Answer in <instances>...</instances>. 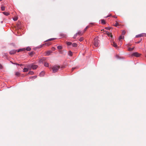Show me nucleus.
<instances>
[{
	"instance_id": "obj_1",
	"label": "nucleus",
	"mask_w": 146,
	"mask_h": 146,
	"mask_svg": "<svg viewBox=\"0 0 146 146\" xmlns=\"http://www.w3.org/2000/svg\"><path fill=\"white\" fill-rule=\"evenodd\" d=\"M99 43V41L98 39V37H96L94 39V44L95 47L98 46Z\"/></svg>"
},
{
	"instance_id": "obj_2",
	"label": "nucleus",
	"mask_w": 146,
	"mask_h": 146,
	"mask_svg": "<svg viewBox=\"0 0 146 146\" xmlns=\"http://www.w3.org/2000/svg\"><path fill=\"white\" fill-rule=\"evenodd\" d=\"M59 68V66L55 65L52 68L53 72L55 73L58 71Z\"/></svg>"
},
{
	"instance_id": "obj_3",
	"label": "nucleus",
	"mask_w": 146,
	"mask_h": 146,
	"mask_svg": "<svg viewBox=\"0 0 146 146\" xmlns=\"http://www.w3.org/2000/svg\"><path fill=\"white\" fill-rule=\"evenodd\" d=\"M28 67L29 68H32L33 70H35L37 68L38 66L37 65L32 64L29 65Z\"/></svg>"
},
{
	"instance_id": "obj_4",
	"label": "nucleus",
	"mask_w": 146,
	"mask_h": 146,
	"mask_svg": "<svg viewBox=\"0 0 146 146\" xmlns=\"http://www.w3.org/2000/svg\"><path fill=\"white\" fill-rule=\"evenodd\" d=\"M141 54L138 53L137 52H135L133 53L132 54V56H134L136 57H138Z\"/></svg>"
},
{
	"instance_id": "obj_5",
	"label": "nucleus",
	"mask_w": 146,
	"mask_h": 146,
	"mask_svg": "<svg viewBox=\"0 0 146 146\" xmlns=\"http://www.w3.org/2000/svg\"><path fill=\"white\" fill-rule=\"evenodd\" d=\"M16 51H17V50H12L11 51H10L9 53L11 54H14L16 53Z\"/></svg>"
},
{
	"instance_id": "obj_6",
	"label": "nucleus",
	"mask_w": 146,
	"mask_h": 146,
	"mask_svg": "<svg viewBox=\"0 0 146 146\" xmlns=\"http://www.w3.org/2000/svg\"><path fill=\"white\" fill-rule=\"evenodd\" d=\"M52 53V51L50 50H48L47 51L45 54V56H49L50 55V54Z\"/></svg>"
},
{
	"instance_id": "obj_7",
	"label": "nucleus",
	"mask_w": 146,
	"mask_h": 146,
	"mask_svg": "<svg viewBox=\"0 0 146 146\" xmlns=\"http://www.w3.org/2000/svg\"><path fill=\"white\" fill-rule=\"evenodd\" d=\"M124 38V36H122L121 35L119 36V42L120 44H121V42H121V40L122 39H123Z\"/></svg>"
},
{
	"instance_id": "obj_8",
	"label": "nucleus",
	"mask_w": 146,
	"mask_h": 146,
	"mask_svg": "<svg viewBox=\"0 0 146 146\" xmlns=\"http://www.w3.org/2000/svg\"><path fill=\"white\" fill-rule=\"evenodd\" d=\"M144 36V33L141 34L140 35H137L136 36V37H140L141 36Z\"/></svg>"
},
{
	"instance_id": "obj_9",
	"label": "nucleus",
	"mask_w": 146,
	"mask_h": 146,
	"mask_svg": "<svg viewBox=\"0 0 146 146\" xmlns=\"http://www.w3.org/2000/svg\"><path fill=\"white\" fill-rule=\"evenodd\" d=\"M3 13L4 15L6 16H8L10 14V13L8 12H3Z\"/></svg>"
},
{
	"instance_id": "obj_10",
	"label": "nucleus",
	"mask_w": 146,
	"mask_h": 146,
	"mask_svg": "<svg viewBox=\"0 0 146 146\" xmlns=\"http://www.w3.org/2000/svg\"><path fill=\"white\" fill-rule=\"evenodd\" d=\"M106 33L109 36H110L111 37H112V35H111V34L109 32L107 31L106 32Z\"/></svg>"
},
{
	"instance_id": "obj_11",
	"label": "nucleus",
	"mask_w": 146,
	"mask_h": 146,
	"mask_svg": "<svg viewBox=\"0 0 146 146\" xmlns=\"http://www.w3.org/2000/svg\"><path fill=\"white\" fill-rule=\"evenodd\" d=\"M44 74V72L43 71L41 72L40 74L39 75L40 77H42Z\"/></svg>"
},
{
	"instance_id": "obj_12",
	"label": "nucleus",
	"mask_w": 146,
	"mask_h": 146,
	"mask_svg": "<svg viewBox=\"0 0 146 146\" xmlns=\"http://www.w3.org/2000/svg\"><path fill=\"white\" fill-rule=\"evenodd\" d=\"M29 68H24L23 70V72H26L28 71Z\"/></svg>"
},
{
	"instance_id": "obj_13",
	"label": "nucleus",
	"mask_w": 146,
	"mask_h": 146,
	"mask_svg": "<svg viewBox=\"0 0 146 146\" xmlns=\"http://www.w3.org/2000/svg\"><path fill=\"white\" fill-rule=\"evenodd\" d=\"M68 55L70 56H72V53L71 51H69L68 53Z\"/></svg>"
},
{
	"instance_id": "obj_14",
	"label": "nucleus",
	"mask_w": 146,
	"mask_h": 146,
	"mask_svg": "<svg viewBox=\"0 0 146 146\" xmlns=\"http://www.w3.org/2000/svg\"><path fill=\"white\" fill-rule=\"evenodd\" d=\"M112 45L115 47H117V44L115 42H113Z\"/></svg>"
},
{
	"instance_id": "obj_15",
	"label": "nucleus",
	"mask_w": 146,
	"mask_h": 146,
	"mask_svg": "<svg viewBox=\"0 0 146 146\" xmlns=\"http://www.w3.org/2000/svg\"><path fill=\"white\" fill-rule=\"evenodd\" d=\"M72 44V46L74 47H76L77 46V44L76 43H73Z\"/></svg>"
},
{
	"instance_id": "obj_16",
	"label": "nucleus",
	"mask_w": 146,
	"mask_h": 146,
	"mask_svg": "<svg viewBox=\"0 0 146 146\" xmlns=\"http://www.w3.org/2000/svg\"><path fill=\"white\" fill-rule=\"evenodd\" d=\"M44 65L46 67H48L49 66V64L48 63L45 62L44 63Z\"/></svg>"
},
{
	"instance_id": "obj_17",
	"label": "nucleus",
	"mask_w": 146,
	"mask_h": 146,
	"mask_svg": "<svg viewBox=\"0 0 146 146\" xmlns=\"http://www.w3.org/2000/svg\"><path fill=\"white\" fill-rule=\"evenodd\" d=\"M15 75L17 76H19L20 75V73L19 72H15Z\"/></svg>"
},
{
	"instance_id": "obj_18",
	"label": "nucleus",
	"mask_w": 146,
	"mask_h": 146,
	"mask_svg": "<svg viewBox=\"0 0 146 146\" xmlns=\"http://www.w3.org/2000/svg\"><path fill=\"white\" fill-rule=\"evenodd\" d=\"M1 9L2 11H4L5 10V7L4 6H1Z\"/></svg>"
},
{
	"instance_id": "obj_19",
	"label": "nucleus",
	"mask_w": 146,
	"mask_h": 146,
	"mask_svg": "<svg viewBox=\"0 0 146 146\" xmlns=\"http://www.w3.org/2000/svg\"><path fill=\"white\" fill-rule=\"evenodd\" d=\"M60 35L61 36H62V37H65L66 36V34H63V33L60 34Z\"/></svg>"
},
{
	"instance_id": "obj_20",
	"label": "nucleus",
	"mask_w": 146,
	"mask_h": 146,
	"mask_svg": "<svg viewBox=\"0 0 146 146\" xmlns=\"http://www.w3.org/2000/svg\"><path fill=\"white\" fill-rule=\"evenodd\" d=\"M26 50L28 51H29L31 50V48L29 47H27Z\"/></svg>"
},
{
	"instance_id": "obj_21",
	"label": "nucleus",
	"mask_w": 146,
	"mask_h": 146,
	"mask_svg": "<svg viewBox=\"0 0 146 146\" xmlns=\"http://www.w3.org/2000/svg\"><path fill=\"white\" fill-rule=\"evenodd\" d=\"M62 46H57V48L58 49L60 50L62 49Z\"/></svg>"
},
{
	"instance_id": "obj_22",
	"label": "nucleus",
	"mask_w": 146,
	"mask_h": 146,
	"mask_svg": "<svg viewBox=\"0 0 146 146\" xmlns=\"http://www.w3.org/2000/svg\"><path fill=\"white\" fill-rule=\"evenodd\" d=\"M25 50L24 48L20 49L17 50V52H19L21 51H23V50Z\"/></svg>"
},
{
	"instance_id": "obj_23",
	"label": "nucleus",
	"mask_w": 146,
	"mask_h": 146,
	"mask_svg": "<svg viewBox=\"0 0 146 146\" xmlns=\"http://www.w3.org/2000/svg\"><path fill=\"white\" fill-rule=\"evenodd\" d=\"M101 23L103 24H105V20L103 19L101 20Z\"/></svg>"
},
{
	"instance_id": "obj_24",
	"label": "nucleus",
	"mask_w": 146,
	"mask_h": 146,
	"mask_svg": "<svg viewBox=\"0 0 146 146\" xmlns=\"http://www.w3.org/2000/svg\"><path fill=\"white\" fill-rule=\"evenodd\" d=\"M77 33H78L77 35H82V34L81 31H79Z\"/></svg>"
},
{
	"instance_id": "obj_25",
	"label": "nucleus",
	"mask_w": 146,
	"mask_h": 146,
	"mask_svg": "<svg viewBox=\"0 0 146 146\" xmlns=\"http://www.w3.org/2000/svg\"><path fill=\"white\" fill-rule=\"evenodd\" d=\"M134 47H133L132 48H128V50L131 51H132L134 49Z\"/></svg>"
},
{
	"instance_id": "obj_26",
	"label": "nucleus",
	"mask_w": 146,
	"mask_h": 146,
	"mask_svg": "<svg viewBox=\"0 0 146 146\" xmlns=\"http://www.w3.org/2000/svg\"><path fill=\"white\" fill-rule=\"evenodd\" d=\"M29 74L31 75H33L34 74V72L33 71H29Z\"/></svg>"
},
{
	"instance_id": "obj_27",
	"label": "nucleus",
	"mask_w": 146,
	"mask_h": 146,
	"mask_svg": "<svg viewBox=\"0 0 146 146\" xmlns=\"http://www.w3.org/2000/svg\"><path fill=\"white\" fill-rule=\"evenodd\" d=\"M126 33V31L125 30H123L122 31V34L123 35H124Z\"/></svg>"
},
{
	"instance_id": "obj_28",
	"label": "nucleus",
	"mask_w": 146,
	"mask_h": 146,
	"mask_svg": "<svg viewBox=\"0 0 146 146\" xmlns=\"http://www.w3.org/2000/svg\"><path fill=\"white\" fill-rule=\"evenodd\" d=\"M116 23H115V24L114 25V26L115 27H117L119 25V24L116 21Z\"/></svg>"
},
{
	"instance_id": "obj_29",
	"label": "nucleus",
	"mask_w": 146,
	"mask_h": 146,
	"mask_svg": "<svg viewBox=\"0 0 146 146\" xmlns=\"http://www.w3.org/2000/svg\"><path fill=\"white\" fill-rule=\"evenodd\" d=\"M83 39H84L82 37H81L80 38V39H79V40L80 42H81L83 40Z\"/></svg>"
},
{
	"instance_id": "obj_30",
	"label": "nucleus",
	"mask_w": 146,
	"mask_h": 146,
	"mask_svg": "<svg viewBox=\"0 0 146 146\" xmlns=\"http://www.w3.org/2000/svg\"><path fill=\"white\" fill-rule=\"evenodd\" d=\"M67 44L68 45H70L72 44V43L70 42H67Z\"/></svg>"
},
{
	"instance_id": "obj_31",
	"label": "nucleus",
	"mask_w": 146,
	"mask_h": 146,
	"mask_svg": "<svg viewBox=\"0 0 146 146\" xmlns=\"http://www.w3.org/2000/svg\"><path fill=\"white\" fill-rule=\"evenodd\" d=\"M43 59H40L39 61V62L40 63H43Z\"/></svg>"
},
{
	"instance_id": "obj_32",
	"label": "nucleus",
	"mask_w": 146,
	"mask_h": 146,
	"mask_svg": "<svg viewBox=\"0 0 146 146\" xmlns=\"http://www.w3.org/2000/svg\"><path fill=\"white\" fill-rule=\"evenodd\" d=\"M12 63L13 64H16V65H18L19 66H21V64H17V63H13V62H12Z\"/></svg>"
},
{
	"instance_id": "obj_33",
	"label": "nucleus",
	"mask_w": 146,
	"mask_h": 146,
	"mask_svg": "<svg viewBox=\"0 0 146 146\" xmlns=\"http://www.w3.org/2000/svg\"><path fill=\"white\" fill-rule=\"evenodd\" d=\"M13 20L14 21H16L17 20V18L16 17L13 18Z\"/></svg>"
},
{
	"instance_id": "obj_34",
	"label": "nucleus",
	"mask_w": 146,
	"mask_h": 146,
	"mask_svg": "<svg viewBox=\"0 0 146 146\" xmlns=\"http://www.w3.org/2000/svg\"><path fill=\"white\" fill-rule=\"evenodd\" d=\"M77 34L78 33H76L75 35H74V36H73V38H75L77 35Z\"/></svg>"
},
{
	"instance_id": "obj_35",
	"label": "nucleus",
	"mask_w": 146,
	"mask_h": 146,
	"mask_svg": "<svg viewBox=\"0 0 146 146\" xmlns=\"http://www.w3.org/2000/svg\"><path fill=\"white\" fill-rule=\"evenodd\" d=\"M55 39V38H50V39H48L47 40H54Z\"/></svg>"
},
{
	"instance_id": "obj_36",
	"label": "nucleus",
	"mask_w": 146,
	"mask_h": 146,
	"mask_svg": "<svg viewBox=\"0 0 146 146\" xmlns=\"http://www.w3.org/2000/svg\"><path fill=\"white\" fill-rule=\"evenodd\" d=\"M142 40V39L141 38V40H140V41L136 42V43H139L141 42V41Z\"/></svg>"
},
{
	"instance_id": "obj_37",
	"label": "nucleus",
	"mask_w": 146,
	"mask_h": 146,
	"mask_svg": "<svg viewBox=\"0 0 146 146\" xmlns=\"http://www.w3.org/2000/svg\"><path fill=\"white\" fill-rule=\"evenodd\" d=\"M52 50H53V51L55 49V48L54 47H52Z\"/></svg>"
},
{
	"instance_id": "obj_38",
	"label": "nucleus",
	"mask_w": 146,
	"mask_h": 146,
	"mask_svg": "<svg viewBox=\"0 0 146 146\" xmlns=\"http://www.w3.org/2000/svg\"><path fill=\"white\" fill-rule=\"evenodd\" d=\"M88 26H87L84 29V31H85L86 29L88 28Z\"/></svg>"
},
{
	"instance_id": "obj_39",
	"label": "nucleus",
	"mask_w": 146,
	"mask_h": 146,
	"mask_svg": "<svg viewBox=\"0 0 146 146\" xmlns=\"http://www.w3.org/2000/svg\"><path fill=\"white\" fill-rule=\"evenodd\" d=\"M51 44V43H48L47 44V45L48 46H49V45H50Z\"/></svg>"
},
{
	"instance_id": "obj_40",
	"label": "nucleus",
	"mask_w": 146,
	"mask_h": 146,
	"mask_svg": "<svg viewBox=\"0 0 146 146\" xmlns=\"http://www.w3.org/2000/svg\"><path fill=\"white\" fill-rule=\"evenodd\" d=\"M2 68V66L0 64V68Z\"/></svg>"
},
{
	"instance_id": "obj_41",
	"label": "nucleus",
	"mask_w": 146,
	"mask_h": 146,
	"mask_svg": "<svg viewBox=\"0 0 146 146\" xmlns=\"http://www.w3.org/2000/svg\"><path fill=\"white\" fill-rule=\"evenodd\" d=\"M116 57H117V58H119V56H118L117 55L116 56Z\"/></svg>"
},
{
	"instance_id": "obj_42",
	"label": "nucleus",
	"mask_w": 146,
	"mask_h": 146,
	"mask_svg": "<svg viewBox=\"0 0 146 146\" xmlns=\"http://www.w3.org/2000/svg\"><path fill=\"white\" fill-rule=\"evenodd\" d=\"M144 36H145L146 37V34L145 33H144Z\"/></svg>"
},
{
	"instance_id": "obj_43",
	"label": "nucleus",
	"mask_w": 146,
	"mask_h": 146,
	"mask_svg": "<svg viewBox=\"0 0 146 146\" xmlns=\"http://www.w3.org/2000/svg\"><path fill=\"white\" fill-rule=\"evenodd\" d=\"M113 17H114V18H117V17L116 16H113Z\"/></svg>"
},
{
	"instance_id": "obj_44",
	"label": "nucleus",
	"mask_w": 146,
	"mask_h": 146,
	"mask_svg": "<svg viewBox=\"0 0 146 146\" xmlns=\"http://www.w3.org/2000/svg\"><path fill=\"white\" fill-rule=\"evenodd\" d=\"M36 77H37V76H33V77H34V78H36Z\"/></svg>"
},
{
	"instance_id": "obj_45",
	"label": "nucleus",
	"mask_w": 146,
	"mask_h": 146,
	"mask_svg": "<svg viewBox=\"0 0 146 146\" xmlns=\"http://www.w3.org/2000/svg\"><path fill=\"white\" fill-rule=\"evenodd\" d=\"M111 15H108V16H107L106 17V18H107V17H109Z\"/></svg>"
},
{
	"instance_id": "obj_46",
	"label": "nucleus",
	"mask_w": 146,
	"mask_h": 146,
	"mask_svg": "<svg viewBox=\"0 0 146 146\" xmlns=\"http://www.w3.org/2000/svg\"><path fill=\"white\" fill-rule=\"evenodd\" d=\"M46 44H46V43H45V44H46ZM43 45H44V44H43Z\"/></svg>"
},
{
	"instance_id": "obj_47",
	"label": "nucleus",
	"mask_w": 146,
	"mask_h": 146,
	"mask_svg": "<svg viewBox=\"0 0 146 146\" xmlns=\"http://www.w3.org/2000/svg\"><path fill=\"white\" fill-rule=\"evenodd\" d=\"M3 23V21H2L1 22V23Z\"/></svg>"
},
{
	"instance_id": "obj_48",
	"label": "nucleus",
	"mask_w": 146,
	"mask_h": 146,
	"mask_svg": "<svg viewBox=\"0 0 146 146\" xmlns=\"http://www.w3.org/2000/svg\"><path fill=\"white\" fill-rule=\"evenodd\" d=\"M74 69H75V68H72V69H73V70Z\"/></svg>"
},
{
	"instance_id": "obj_49",
	"label": "nucleus",
	"mask_w": 146,
	"mask_h": 146,
	"mask_svg": "<svg viewBox=\"0 0 146 146\" xmlns=\"http://www.w3.org/2000/svg\"><path fill=\"white\" fill-rule=\"evenodd\" d=\"M108 27H107V28H106V29H108Z\"/></svg>"
},
{
	"instance_id": "obj_50",
	"label": "nucleus",
	"mask_w": 146,
	"mask_h": 146,
	"mask_svg": "<svg viewBox=\"0 0 146 146\" xmlns=\"http://www.w3.org/2000/svg\"><path fill=\"white\" fill-rule=\"evenodd\" d=\"M32 54V53H31L30 54Z\"/></svg>"
},
{
	"instance_id": "obj_51",
	"label": "nucleus",
	"mask_w": 146,
	"mask_h": 146,
	"mask_svg": "<svg viewBox=\"0 0 146 146\" xmlns=\"http://www.w3.org/2000/svg\"><path fill=\"white\" fill-rule=\"evenodd\" d=\"M2 0H0V1H2Z\"/></svg>"
}]
</instances>
